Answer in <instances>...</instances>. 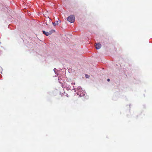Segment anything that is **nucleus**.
Returning <instances> with one entry per match:
<instances>
[{
    "instance_id": "1",
    "label": "nucleus",
    "mask_w": 152,
    "mask_h": 152,
    "mask_svg": "<svg viewBox=\"0 0 152 152\" xmlns=\"http://www.w3.org/2000/svg\"><path fill=\"white\" fill-rule=\"evenodd\" d=\"M74 86L73 87V88L72 89L75 90V92L76 93L77 95L80 97H82L84 96H85V93L83 90L80 87H78L77 89L75 88Z\"/></svg>"
},
{
    "instance_id": "2",
    "label": "nucleus",
    "mask_w": 152,
    "mask_h": 152,
    "mask_svg": "<svg viewBox=\"0 0 152 152\" xmlns=\"http://www.w3.org/2000/svg\"><path fill=\"white\" fill-rule=\"evenodd\" d=\"M67 20L71 23H73L75 20V17L74 15H71L67 17Z\"/></svg>"
},
{
    "instance_id": "3",
    "label": "nucleus",
    "mask_w": 152,
    "mask_h": 152,
    "mask_svg": "<svg viewBox=\"0 0 152 152\" xmlns=\"http://www.w3.org/2000/svg\"><path fill=\"white\" fill-rule=\"evenodd\" d=\"M54 31V30H52L49 32H46L45 31H43V33L46 36H48L50 35Z\"/></svg>"
},
{
    "instance_id": "4",
    "label": "nucleus",
    "mask_w": 152,
    "mask_h": 152,
    "mask_svg": "<svg viewBox=\"0 0 152 152\" xmlns=\"http://www.w3.org/2000/svg\"><path fill=\"white\" fill-rule=\"evenodd\" d=\"M95 47L97 49H99L101 48V45L99 43H97V44H96Z\"/></svg>"
},
{
    "instance_id": "5",
    "label": "nucleus",
    "mask_w": 152,
    "mask_h": 152,
    "mask_svg": "<svg viewBox=\"0 0 152 152\" xmlns=\"http://www.w3.org/2000/svg\"><path fill=\"white\" fill-rule=\"evenodd\" d=\"M58 21L57 20L56 21H55L54 23H53V24L54 26H55L56 25H58Z\"/></svg>"
},
{
    "instance_id": "6",
    "label": "nucleus",
    "mask_w": 152,
    "mask_h": 152,
    "mask_svg": "<svg viewBox=\"0 0 152 152\" xmlns=\"http://www.w3.org/2000/svg\"><path fill=\"white\" fill-rule=\"evenodd\" d=\"M56 70H57L56 69V68H54V71L55 73L56 74H58V73H57V72H56Z\"/></svg>"
},
{
    "instance_id": "7",
    "label": "nucleus",
    "mask_w": 152,
    "mask_h": 152,
    "mask_svg": "<svg viewBox=\"0 0 152 152\" xmlns=\"http://www.w3.org/2000/svg\"><path fill=\"white\" fill-rule=\"evenodd\" d=\"M89 77V76H88V75H86V78H88Z\"/></svg>"
},
{
    "instance_id": "8",
    "label": "nucleus",
    "mask_w": 152,
    "mask_h": 152,
    "mask_svg": "<svg viewBox=\"0 0 152 152\" xmlns=\"http://www.w3.org/2000/svg\"><path fill=\"white\" fill-rule=\"evenodd\" d=\"M66 88H69V89H70L71 88V87H66Z\"/></svg>"
},
{
    "instance_id": "9",
    "label": "nucleus",
    "mask_w": 152,
    "mask_h": 152,
    "mask_svg": "<svg viewBox=\"0 0 152 152\" xmlns=\"http://www.w3.org/2000/svg\"><path fill=\"white\" fill-rule=\"evenodd\" d=\"M72 84H72H74V85H75V82H74V83H71Z\"/></svg>"
},
{
    "instance_id": "10",
    "label": "nucleus",
    "mask_w": 152,
    "mask_h": 152,
    "mask_svg": "<svg viewBox=\"0 0 152 152\" xmlns=\"http://www.w3.org/2000/svg\"><path fill=\"white\" fill-rule=\"evenodd\" d=\"M58 22H59V23H60L61 22V21L60 20H59L58 19Z\"/></svg>"
},
{
    "instance_id": "11",
    "label": "nucleus",
    "mask_w": 152,
    "mask_h": 152,
    "mask_svg": "<svg viewBox=\"0 0 152 152\" xmlns=\"http://www.w3.org/2000/svg\"><path fill=\"white\" fill-rule=\"evenodd\" d=\"M107 80L108 81H110V79H108Z\"/></svg>"
},
{
    "instance_id": "12",
    "label": "nucleus",
    "mask_w": 152,
    "mask_h": 152,
    "mask_svg": "<svg viewBox=\"0 0 152 152\" xmlns=\"http://www.w3.org/2000/svg\"><path fill=\"white\" fill-rule=\"evenodd\" d=\"M58 80H59V83H61V82H60V80H59V79H58Z\"/></svg>"
},
{
    "instance_id": "13",
    "label": "nucleus",
    "mask_w": 152,
    "mask_h": 152,
    "mask_svg": "<svg viewBox=\"0 0 152 152\" xmlns=\"http://www.w3.org/2000/svg\"><path fill=\"white\" fill-rule=\"evenodd\" d=\"M49 19V21H50V22H51V20H50V18H49V19Z\"/></svg>"
}]
</instances>
